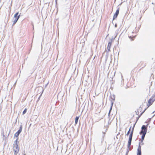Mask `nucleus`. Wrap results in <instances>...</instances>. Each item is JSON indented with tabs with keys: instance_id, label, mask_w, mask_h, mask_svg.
Returning <instances> with one entry per match:
<instances>
[{
	"instance_id": "f257e3e1",
	"label": "nucleus",
	"mask_w": 155,
	"mask_h": 155,
	"mask_svg": "<svg viewBox=\"0 0 155 155\" xmlns=\"http://www.w3.org/2000/svg\"><path fill=\"white\" fill-rule=\"evenodd\" d=\"M135 126V124L134 125L133 127L132 128V127H130V129L126 134V135L128 136L130 134L129 137V140L128 142V147H129L131 145V141L132 140L133 134L134 132V128Z\"/></svg>"
},
{
	"instance_id": "f03ea898",
	"label": "nucleus",
	"mask_w": 155,
	"mask_h": 155,
	"mask_svg": "<svg viewBox=\"0 0 155 155\" xmlns=\"http://www.w3.org/2000/svg\"><path fill=\"white\" fill-rule=\"evenodd\" d=\"M142 130L140 134L142 135L141 137V142L142 143L144 138L145 134H146L147 131V127L144 125H143L142 127Z\"/></svg>"
},
{
	"instance_id": "7ed1b4c3",
	"label": "nucleus",
	"mask_w": 155,
	"mask_h": 155,
	"mask_svg": "<svg viewBox=\"0 0 155 155\" xmlns=\"http://www.w3.org/2000/svg\"><path fill=\"white\" fill-rule=\"evenodd\" d=\"M139 30L138 28L135 27L132 32V35L129 36V38L131 39V41L134 40L135 37L136 36V34L138 33Z\"/></svg>"
},
{
	"instance_id": "20e7f679",
	"label": "nucleus",
	"mask_w": 155,
	"mask_h": 155,
	"mask_svg": "<svg viewBox=\"0 0 155 155\" xmlns=\"http://www.w3.org/2000/svg\"><path fill=\"white\" fill-rule=\"evenodd\" d=\"M18 138H17L16 140L15 141L14 144L13 150L15 154H17L19 151V148L18 147Z\"/></svg>"
},
{
	"instance_id": "39448f33",
	"label": "nucleus",
	"mask_w": 155,
	"mask_h": 155,
	"mask_svg": "<svg viewBox=\"0 0 155 155\" xmlns=\"http://www.w3.org/2000/svg\"><path fill=\"white\" fill-rule=\"evenodd\" d=\"M155 101V93L150 98L148 101L147 105L148 107L151 106Z\"/></svg>"
},
{
	"instance_id": "423d86ee",
	"label": "nucleus",
	"mask_w": 155,
	"mask_h": 155,
	"mask_svg": "<svg viewBox=\"0 0 155 155\" xmlns=\"http://www.w3.org/2000/svg\"><path fill=\"white\" fill-rule=\"evenodd\" d=\"M144 111H142V108L139 107V108L135 111L136 114L140 117L143 113Z\"/></svg>"
},
{
	"instance_id": "0eeeda50",
	"label": "nucleus",
	"mask_w": 155,
	"mask_h": 155,
	"mask_svg": "<svg viewBox=\"0 0 155 155\" xmlns=\"http://www.w3.org/2000/svg\"><path fill=\"white\" fill-rule=\"evenodd\" d=\"M18 14H19L18 12L16 13L14 15V21H13V25H14L15 23H16V22H17V21H18V19L20 17V15H18Z\"/></svg>"
},
{
	"instance_id": "6e6552de",
	"label": "nucleus",
	"mask_w": 155,
	"mask_h": 155,
	"mask_svg": "<svg viewBox=\"0 0 155 155\" xmlns=\"http://www.w3.org/2000/svg\"><path fill=\"white\" fill-rule=\"evenodd\" d=\"M119 10L120 8H119L116 10L115 13L114 15L113 20H114V19H115L117 18L119 13Z\"/></svg>"
},
{
	"instance_id": "1a4fd4ad",
	"label": "nucleus",
	"mask_w": 155,
	"mask_h": 155,
	"mask_svg": "<svg viewBox=\"0 0 155 155\" xmlns=\"http://www.w3.org/2000/svg\"><path fill=\"white\" fill-rule=\"evenodd\" d=\"M141 147L140 143L137 149V155H141Z\"/></svg>"
},
{
	"instance_id": "9d476101",
	"label": "nucleus",
	"mask_w": 155,
	"mask_h": 155,
	"mask_svg": "<svg viewBox=\"0 0 155 155\" xmlns=\"http://www.w3.org/2000/svg\"><path fill=\"white\" fill-rule=\"evenodd\" d=\"M22 130V127H20V129L18 130V131L15 134V136L17 137L19 134L21 133Z\"/></svg>"
},
{
	"instance_id": "9b49d317",
	"label": "nucleus",
	"mask_w": 155,
	"mask_h": 155,
	"mask_svg": "<svg viewBox=\"0 0 155 155\" xmlns=\"http://www.w3.org/2000/svg\"><path fill=\"white\" fill-rule=\"evenodd\" d=\"M112 41H111V42H109L108 43V46H107V48H108V50L109 51H110V49L111 48V45H112Z\"/></svg>"
},
{
	"instance_id": "f8f14e48",
	"label": "nucleus",
	"mask_w": 155,
	"mask_h": 155,
	"mask_svg": "<svg viewBox=\"0 0 155 155\" xmlns=\"http://www.w3.org/2000/svg\"><path fill=\"white\" fill-rule=\"evenodd\" d=\"M79 117H76L75 119V124H77L78 121Z\"/></svg>"
},
{
	"instance_id": "ddd939ff",
	"label": "nucleus",
	"mask_w": 155,
	"mask_h": 155,
	"mask_svg": "<svg viewBox=\"0 0 155 155\" xmlns=\"http://www.w3.org/2000/svg\"><path fill=\"white\" fill-rule=\"evenodd\" d=\"M142 65H143V68L145 67L146 66L145 64H144L143 62H141L139 64V65H140V66H141Z\"/></svg>"
},
{
	"instance_id": "4468645a",
	"label": "nucleus",
	"mask_w": 155,
	"mask_h": 155,
	"mask_svg": "<svg viewBox=\"0 0 155 155\" xmlns=\"http://www.w3.org/2000/svg\"><path fill=\"white\" fill-rule=\"evenodd\" d=\"M27 111V109L25 108L23 112V114H25Z\"/></svg>"
},
{
	"instance_id": "2eb2a0df",
	"label": "nucleus",
	"mask_w": 155,
	"mask_h": 155,
	"mask_svg": "<svg viewBox=\"0 0 155 155\" xmlns=\"http://www.w3.org/2000/svg\"><path fill=\"white\" fill-rule=\"evenodd\" d=\"M112 107L111 106V108H110V111H109V114H110V111H111V109H112Z\"/></svg>"
}]
</instances>
